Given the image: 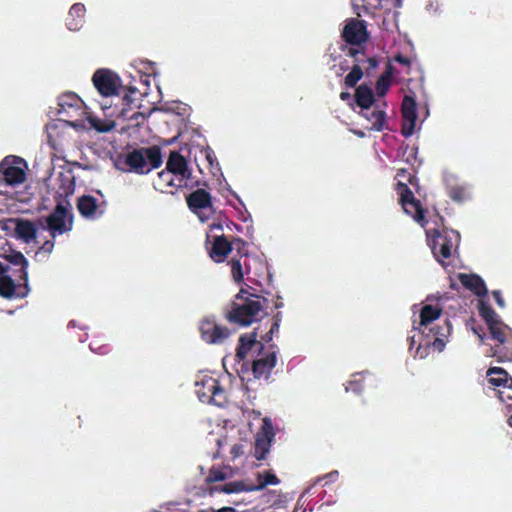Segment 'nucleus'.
Listing matches in <instances>:
<instances>
[{"label": "nucleus", "instance_id": "obj_1", "mask_svg": "<svg viewBox=\"0 0 512 512\" xmlns=\"http://www.w3.org/2000/svg\"><path fill=\"white\" fill-rule=\"evenodd\" d=\"M441 314V307L426 304L420 310L419 322H413V330L419 332L416 354L420 358L426 357L430 349L441 352L446 345V339L452 331L450 321L446 319L442 325L431 326L435 320L439 319Z\"/></svg>", "mask_w": 512, "mask_h": 512}, {"label": "nucleus", "instance_id": "obj_2", "mask_svg": "<svg viewBox=\"0 0 512 512\" xmlns=\"http://www.w3.org/2000/svg\"><path fill=\"white\" fill-rule=\"evenodd\" d=\"M266 298L250 294L241 288L234 300L225 307L224 317L230 323L241 327L250 326L259 321L264 314Z\"/></svg>", "mask_w": 512, "mask_h": 512}, {"label": "nucleus", "instance_id": "obj_3", "mask_svg": "<svg viewBox=\"0 0 512 512\" xmlns=\"http://www.w3.org/2000/svg\"><path fill=\"white\" fill-rule=\"evenodd\" d=\"M162 162L161 149L158 146L134 149L126 154L124 161L129 167V171L138 174H147L151 170L159 168Z\"/></svg>", "mask_w": 512, "mask_h": 512}, {"label": "nucleus", "instance_id": "obj_4", "mask_svg": "<svg viewBox=\"0 0 512 512\" xmlns=\"http://www.w3.org/2000/svg\"><path fill=\"white\" fill-rule=\"evenodd\" d=\"M491 339L497 343L490 347L489 356L499 362L512 361V329L502 320L488 326Z\"/></svg>", "mask_w": 512, "mask_h": 512}, {"label": "nucleus", "instance_id": "obj_5", "mask_svg": "<svg viewBox=\"0 0 512 512\" xmlns=\"http://www.w3.org/2000/svg\"><path fill=\"white\" fill-rule=\"evenodd\" d=\"M195 387V392L203 403L223 406L227 401L225 390L220 385L218 379L213 376H202L196 381Z\"/></svg>", "mask_w": 512, "mask_h": 512}, {"label": "nucleus", "instance_id": "obj_6", "mask_svg": "<svg viewBox=\"0 0 512 512\" xmlns=\"http://www.w3.org/2000/svg\"><path fill=\"white\" fill-rule=\"evenodd\" d=\"M69 207L68 202L66 205L58 203L52 213L45 218V225L42 228L48 230L53 238L72 229L73 215Z\"/></svg>", "mask_w": 512, "mask_h": 512}, {"label": "nucleus", "instance_id": "obj_7", "mask_svg": "<svg viewBox=\"0 0 512 512\" xmlns=\"http://www.w3.org/2000/svg\"><path fill=\"white\" fill-rule=\"evenodd\" d=\"M460 234L455 230L435 229L432 231V252L436 259L443 263L441 259H448L452 255V250L458 245Z\"/></svg>", "mask_w": 512, "mask_h": 512}, {"label": "nucleus", "instance_id": "obj_8", "mask_svg": "<svg viewBox=\"0 0 512 512\" xmlns=\"http://www.w3.org/2000/svg\"><path fill=\"white\" fill-rule=\"evenodd\" d=\"M396 190L399 194V203L405 213L410 215L421 226H425L427 224L425 209L422 207L421 202L415 198L408 185L399 181Z\"/></svg>", "mask_w": 512, "mask_h": 512}, {"label": "nucleus", "instance_id": "obj_9", "mask_svg": "<svg viewBox=\"0 0 512 512\" xmlns=\"http://www.w3.org/2000/svg\"><path fill=\"white\" fill-rule=\"evenodd\" d=\"M26 162L17 156H6L0 162V181H4L9 186H17L26 180V173L22 166Z\"/></svg>", "mask_w": 512, "mask_h": 512}, {"label": "nucleus", "instance_id": "obj_10", "mask_svg": "<svg viewBox=\"0 0 512 512\" xmlns=\"http://www.w3.org/2000/svg\"><path fill=\"white\" fill-rule=\"evenodd\" d=\"M97 91L105 97L118 95L121 88V80L118 75L109 69H98L92 77Z\"/></svg>", "mask_w": 512, "mask_h": 512}, {"label": "nucleus", "instance_id": "obj_11", "mask_svg": "<svg viewBox=\"0 0 512 512\" xmlns=\"http://www.w3.org/2000/svg\"><path fill=\"white\" fill-rule=\"evenodd\" d=\"M341 36L346 43L361 46L369 39L366 22L354 18L350 19L344 26Z\"/></svg>", "mask_w": 512, "mask_h": 512}, {"label": "nucleus", "instance_id": "obj_12", "mask_svg": "<svg viewBox=\"0 0 512 512\" xmlns=\"http://www.w3.org/2000/svg\"><path fill=\"white\" fill-rule=\"evenodd\" d=\"M402 128L401 133L404 137H410L415 131L417 120V104L414 97L405 95L401 105Z\"/></svg>", "mask_w": 512, "mask_h": 512}, {"label": "nucleus", "instance_id": "obj_13", "mask_svg": "<svg viewBox=\"0 0 512 512\" xmlns=\"http://www.w3.org/2000/svg\"><path fill=\"white\" fill-rule=\"evenodd\" d=\"M199 330L202 339L209 344H221L231 334V331L227 327L221 326L211 319L203 320Z\"/></svg>", "mask_w": 512, "mask_h": 512}, {"label": "nucleus", "instance_id": "obj_14", "mask_svg": "<svg viewBox=\"0 0 512 512\" xmlns=\"http://www.w3.org/2000/svg\"><path fill=\"white\" fill-rule=\"evenodd\" d=\"M30 292L28 281L16 284L9 275L0 277V296L5 299H22Z\"/></svg>", "mask_w": 512, "mask_h": 512}, {"label": "nucleus", "instance_id": "obj_15", "mask_svg": "<svg viewBox=\"0 0 512 512\" xmlns=\"http://www.w3.org/2000/svg\"><path fill=\"white\" fill-rule=\"evenodd\" d=\"M274 438V432L272 426L265 421V425L262 427L255 439L254 445V456L257 460H263L266 454L270 450L272 439Z\"/></svg>", "mask_w": 512, "mask_h": 512}, {"label": "nucleus", "instance_id": "obj_16", "mask_svg": "<svg viewBox=\"0 0 512 512\" xmlns=\"http://www.w3.org/2000/svg\"><path fill=\"white\" fill-rule=\"evenodd\" d=\"M277 356L275 351L268 352L267 354L255 359L252 362V373L255 378L268 379L272 369L275 367Z\"/></svg>", "mask_w": 512, "mask_h": 512}, {"label": "nucleus", "instance_id": "obj_17", "mask_svg": "<svg viewBox=\"0 0 512 512\" xmlns=\"http://www.w3.org/2000/svg\"><path fill=\"white\" fill-rule=\"evenodd\" d=\"M166 169L175 176H180L179 182L188 179L191 171L188 169V163L185 157L178 151H172L166 163Z\"/></svg>", "mask_w": 512, "mask_h": 512}, {"label": "nucleus", "instance_id": "obj_18", "mask_svg": "<svg viewBox=\"0 0 512 512\" xmlns=\"http://www.w3.org/2000/svg\"><path fill=\"white\" fill-rule=\"evenodd\" d=\"M186 202L189 209L196 214H200L202 210L212 207V198L210 193L201 188L190 193L186 197Z\"/></svg>", "mask_w": 512, "mask_h": 512}, {"label": "nucleus", "instance_id": "obj_19", "mask_svg": "<svg viewBox=\"0 0 512 512\" xmlns=\"http://www.w3.org/2000/svg\"><path fill=\"white\" fill-rule=\"evenodd\" d=\"M232 250L233 244H231V241H229L225 235L215 236L209 251V256L214 262L221 263L225 261Z\"/></svg>", "mask_w": 512, "mask_h": 512}, {"label": "nucleus", "instance_id": "obj_20", "mask_svg": "<svg viewBox=\"0 0 512 512\" xmlns=\"http://www.w3.org/2000/svg\"><path fill=\"white\" fill-rule=\"evenodd\" d=\"M254 346L258 347V355H260L264 350V344L261 341H257L256 331L241 335L239 338L238 347L236 349V358L238 359V361H243L246 358L248 352Z\"/></svg>", "mask_w": 512, "mask_h": 512}, {"label": "nucleus", "instance_id": "obj_21", "mask_svg": "<svg viewBox=\"0 0 512 512\" xmlns=\"http://www.w3.org/2000/svg\"><path fill=\"white\" fill-rule=\"evenodd\" d=\"M77 209L79 213L85 218H96L102 215V211H99L98 201L94 196L83 195L78 198Z\"/></svg>", "mask_w": 512, "mask_h": 512}, {"label": "nucleus", "instance_id": "obj_22", "mask_svg": "<svg viewBox=\"0 0 512 512\" xmlns=\"http://www.w3.org/2000/svg\"><path fill=\"white\" fill-rule=\"evenodd\" d=\"M460 283L478 297L487 295V288L483 279L476 274H459Z\"/></svg>", "mask_w": 512, "mask_h": 512}, {"label": "nucleus", "instance_id": "obj_23", "mask_svg": "<svg viewBox=\"0 0 512 512\" xmlns=\"http://www.w3.org/2000/svg\"><path fill=\"white\" fill-rule=\"evenodd\" d=\"M86 8L82 3H75L71 6L66 17V26L71 31H78L85 22Z\"/></svg>", "mask_w": 512, "mask_h": 512}, {"label": "nucleus", "instance_id": "obj_24", "mask_svg": "<svg viewBox=\"0 0 512 512\" xmlns=\"http://www.w3.org/2000/svg\"><path fill=\"white\" fill-rule=\"evenodd\" d=\"M362 116L371 123V130L381 132L388 129L387 114L385 110H363Z\"/></svg>", "mask_w": 512, "mask_h": 512}, {"label": "nucleus", "instance_id": "obj_25", "mask_svg": "<svg viewBox=\"0 0 512 512\" xmlns=\"http://www.w3.org/2000/svg\"><path fill=\"white\" fill-rule=\"evenodd\" d=\"M15 234L25 243H29L36 238L37 228L35 224L27 219H17L15 226Z\"/></svg>", "mask_w": 512, "mask_h": 512}, {"label": "nucleus", "instance_id": "obj_26", "mask_svg": "<svg viewBox=\"0 0 512 512\" xmlns=\"http://www.w3.org/2000/svg\"><path fill=\"white\" fill-rule=\"evenodd\" d=\"M355 102L362 110H370L375 102L372 89L367 84L359 85L355 90Z\"/></svg>", "mask_w": 512, "mask_h": 512}, {"label": "nucleus", "instance_id": "obj_27", "mask_svg": "<svg viewBox=\"0 0 512 512\" xmlns=\"http://www.w3.org/2000/svg\"><path fill=\"white\" fill-rule=\"evenodd\" d=\"M6 259L14 266L19 267V281H25L28 280V260L25 258V256L19 252V251H12L9 255L6 256Z\"/></svg>", "mask_w": 512, "mask_h": 512}, {"label": "nucleus", "instance_id": "obj_28", "mask_svg": "<svg viewBox=\"0 0 512 512\" xmlns=\"http://www.w3.org/2000/svg\"><path fill=\"white\" fill-rule=\"evenodd\" d=\"M229 264L231 267L232 278L237 284L243 282L244 274H250V266L247 264L246 260L242 263L241 259L233 258Z\"/></svg>", "mask_w": 512, "mask_h": 512}, {"label": "nucleus", "instance_id": "obj_29", "mask_svg": "<svg viewBox=\"0 0 512 512\" xmlns=\"http://www.w3.org/2000/svg\"><path fill=\"white\" fill-rule=\"evenodd\" d=\"M58 181H59L60 196L67 197L74 193L75 181H74V177L71 175V172L59 173Z\"/></svg>", "mask_w": 512, "mask_h": 512}, {"label": "nucleus", "instance_id": "obj_30", "mask_svg": "<svg viewBox=\"0 0 512 512\" xmlns=\"http://www.w3.org/2000/svg\"><path fill=\"white\" fill-rule=\"evenodd\" d=\"M212 492H223L226 494L239 493L242 491H252V487H247L243 481H232L221 486H215Z\"/></svg>", "mask_w": 512, "mask_h": 512}, {"label": "nucleus", "instance_id": "obj_31", "mask_svg": "<svg viewBox=\"0 0 512 512\" xmlns=\"http://www.w3.org/2000/svg\"><path fill=\"white\" fill-rule=\"evenodd\" d=\"M478 310L479 315L485 321L487 327L501 320L499 315L494 311V309L489 304L482 300L479 301Z\"/></svg>", "mask_w": 512, "mask_h": 512}, {"label": "nucleus", "instance_id": "obj_32", "mask_svg": "<svg viewBox=\"0 0 512 512\" xmlns=\"http://www.w3.org/2000/svg\"><path fill=\"white\" fill-rule=\"evenodd\" d=\"M489 382L494 386H505L509 380V374L500 367H491L487 370Z\"/></svg>", "mask_w": 512, "mask_h": 512}, {"label": "nucleus", "instance_id": "obj_33", "mask_svg": "<svg viewBox=\"0 0 512 512\" xmlns=\"http://www.w3.org/2000/svg\"><path fill=\"white\" fill-rule=\"evenodd\" d=\"M364 71L359 64H354L351 71L346 75L344 83L346 87L352 88L362 79Z\"/></svg>", "mask_w": 512, "mask_h": 512}, {"label": "nucleus", "instance_id": "obj_34", "mask_svg": "<svg viewBox=\"0 0 512 512\" xmlns=\"http://www.w3.org/2000/svg\"><path fill=\"white\" fill-rule=\"evenodd\" d=\"M280 482L278 477L270 472H265L264 474H258V485L251 486L253 490H262L267 485H276Z\"/></svg>", "mask_w": 512, "mask_h": 512}, {"label": "nucleus", "instance_id": "obj_35", "mask_svg": "<svg viewBox=\"0 0 512 512\" xmlns=\"http://www.w3.org/2000/svg\"><path fill=\"white\" fill-rule=\"evenodd\" d=\"M88 122L92 128L101 133L109 132L115 127L113 121L106 122L94 116H89Z\"/></svg>", "mask_w": 512, "mask_h": 512}, {"label": "nucleus", "instance_id": "obj_36", "mask_svg": "<svg viewBox=\"0 0 512 512\" xmlns=\"http://www.w3.org/2000/svg\"><path fill=\"white\" fill-rule=\"evenodd\" d=\"M382 1L383 0H353L355 6H358V3H361V6L366 13H370L381 8Z\"/></svg>", "mask_w": 512, "mask_h": 512}, {"label": "nucleus", "instance_id": "obj_37", "mask_svg": "<svg viewBox=\"0 0 512 512\" xmlns=\"http://www.w3.org/2000/svg\"><path fill=\"white\" fill-rule=\"evenodd\" d=\"M231 244H233V250L237 252L239 259H242L243 257H248L247 242L245 240L239 237L233 238Z\"/></svg>", "mask_w": 512, "mask_h": 512}, {"label": "nucleus", "instance_id": "obj_38", "mask_svg": "<svg viewBox=\"0 0 512 512\" xmlns=\"http://www.w3.org/2000/svg\"><path fill=\"white\" fill-rule=\"evenodd\" d=\"M391 84L392 80L379 76L375 85L376 94L379 97H384L387 94Z\"/></svg>", "mask_w": 512, "mask_h": 512}, {"label": "nucleus", "instance_id": "obj_39", "mask_svg": "<svg viewBox=\"0 0 512 512\" xmlns=\"http://www.w3.org/2000/svg\"><path fill=\"white\" fill-rule=\"evenodd\" d=\"M347 55L354 60L355 64H359V65L361 63H364L365 58H366L365 50L363 48H360V46H358L357 48H355V47L348 48Z\"/></svg>", "mask_w": 512, "mask_h": 512}, {"label": "nucleus", "instance_id": "obj_40", "mask_svg": "<svg viewBox=\"0 0 512 512\" xmlns=\"http://www.w3.org/2000/svg\"><path fill=\"white\" fill-rule=\"evenodd\" d=\"M226 478H227V474L224 471L217 469L215 467H212L209 471L206 481L208 483H214V482L224 481Z\"/></svg>", "mask_w": 512, "mask_h": 512}, {"label": "nucleus", "instance_id": "obj_41", "mask_svg": "<svg viewBox=\"0 0 512 512\" xmlns=\"http://www.w3.org/2000/svg\"><path fill=\"white\" fill-rule=\"evenodd\" d=\"M364 62L367 63V66L365 67L367 76H370L379 65V60L376 56L367 57Z\"/></svg>", "mask_w": 512, "mask_h": 512}, {"label": "nucleus", "instance_id": "obj_42", "mask_svg": "<svg viewBox=\"0 0 512 512\" xmlns=\"http://www.w3.org/2000/svg\"><path fill=\"white\" fill-rule=\"evenodd\" d=\"M159 179L163 182H165L168 186H176V184L173 183V174L167 171H162L158 174ZM177 186H181V183L177 184Z\"/></svg>", "mask_w": 512, "mask_h": 512}, {"label": "nucleus", "instance_id": "obj_43", "mask_svg": "<svg viewBox=\"0 0 512 512\" xmlns=\"http://www.w3.org/2000/svg\"><path fill=\"white\" fill-rule=\"evenodd\" d=\"M394 61H396L397 63H399L401 65L407 66V67L411 66V60L408 57H406L400 53H398L394 56Z\"/></svg>", "mask_w": 512, "mask_h": 512}, {"label": "nucleus", "instance_id": "obj_44", "mask_svg": "<svg viewBox=\"0 0 512 512\" xmlns=\"http://www.w3.org/2000/svg\"><path fill=\"white\" fill-rule=\"evenodd\" d=\"M492 296H493L495 302L497 303V305L500 308H503L505 306L504 299H503V297L501 295V292L499 290L492 291Z\"/></svg>", "mask_w": 512, "mask_h": 512}, {"label": "nucleus", "instance_id": "obj_45", "mask_svg": "<svg viewBox=\"0 0 512 512\" xmlns=\"http://www.w3.org/2000/svg\"><path fill=\"white\" fill-rule=\"evenodd\" d=\"M393 74H394V67L391 64V62H388L386 65L385 71L380 76L392 80Z\"/></svg>", "mask_w": 512, "mask_h": 512}, {"label": "nucleus", "instance_id": "obj_46", "mask_svg": "<svg viewBox=\"0 0 512 512\" xmlns=\"http://www.w3.org/2000/svg\"><path fill=\"white\" fill-rule=\"evenodd\" d=\"M53 247H54V242L50 241V240H47V241L44 242V244L42 245L41 249L50 253L53 250Z\"/></svg>", "mask_w": 512, "mask_h": 512}, {"label": "nucleus", "instance_id": "obj_47", "mask_svg": "<svg viewBox=\"0 0 512 512\" xmlns=\"http://www.w3.org/2000/svg\"><path fill=\"white\" fill-rule=\"evenodd\" d=\"M279 328H280V325L278 323H272L271 325V328H270V334H275V333H278L279 332Z\"/></svg>", "mask_w": 512, "mask_h": 512}, {"label": "nucleus", "instance_id": "obj_48", "mask_svg": "<svg viewBox=\"0 0 512 512\" xmlns=\"http://www.w3.org/2000/svg\"><path fill=\"white\" fill-rule=\"evenodd\" d=\"M407 174V169L401 168L397 170L396 178H404Z\"/></svg>", "mask_w": 512, "mask_h": 512}, {"label": "nucleus", "instance_id": "obj_49", "mask_svg": "<svg viewBox=\"0 0 512 512\" xmlns=\"http://www.w3.org/2000/svg\"><path fill=\"white\" fill-rule=\"evenodd\" d=\"M9 270V267L7 265H4L1 261H0V277L2 275H6V273L8 272Z\"/></svg>", "mask_w": 512, "mask_h": 512}, {"label": "nucleus", "instance_id": "obj_50", "mask_svg": "<svg viewBox=\"0 0 512 512\" xmlns=\"http://www.w3.org/2000/svg\"><path fill=\"white\" fill-rule=\"evenodd\" d=\"M281 321H282V314H281V312H277L273 316V323H278L280 325Z\"/></svg>", "mask_w": 512, "mask_h": 512}, {"label": "nucleus", "instance_id": "obj_51", "mask_svg": "<svg viewBox=\"0 0 512 512\" xmlns=\"http://www.w3.org/2000/svg\"><path fill=\"white\" fill-rule=\"evenodd\" d=\"M273 338V334H270V331H268L263 337L262 340L266 343H269Z\"/></svg>", "mask_w": 512, "mask_h": 512}, {"label": "nucleus", "instance_id": "obj_52", "mask_svg": "<svg viewBox=\"0 0 512 512\" xmlns=\"http://www.w3.org/2000/svg\"><path fill=\"white\" fill-rule=\"evenodd\" d=\"M304 495H301L299 499L297 500L296 507L293 512H297L299 508L303 506L302 499Z\"/></svg>", "mask_w": 512, "mask_h": 512}, {"label": "nucleus", "instance_id": "obj_53", "mask_svg": "<svg viewBox=\"0 0 512 512\" xmlns=\"http://www.w3.org/2000/svg\"><path fill=\"white\" fill-rule=\"evenodd\" d=\"M350 98V93L349 92H341L340 93V99L343 100V101H346Z\"/></svg>", "mask_w": 512, "mask_h": 512}, {"label": "nucleus", "instance_id": "obj_54", "mask_svg": "<svg viewBox=\"0 0 512 512\" xmlns=\"http://www.w3.org/2000/svg\"><path fill=\"white\" fill-rule=\"evenodd\" d=\"M68 99H71L72 101H74L75 103H77L79 101V98L75 95V94H68L66 96Z\"/></svg>", "mask_w": 512, "mask_h": 512}, {"label": "nucleus", "instance_id": "obj_55", "mask_svg": "<svg viewBox=\"0 0 512 512\" xmlns=\"http://www.w3.org/2000/svg\"><path fill=\"white\" fill-rule=\"evenodd\" d=\"M408 339L410 340V349H412L414 344L416 343L415 335L410 336Z\"/></svg>", "mask_w": 512, "mask_h": 512}, {"label": "nucleus", "instance_id": "obj_56", "mask_svg": "<svg viewBox=\"0 0 512 512\" xmlns=\"http://www.w3.org/2000/svg\"><path fill=\"white\" fill-rule=\"evenodd\" d=\"M274 307H275L276 309H279V308L283 307V302H282V301H277V302H275Z\"/></svg>", "mask_w": 512, "mask_h": 512}, {"label": "nucleus", "instance_id": "obj_57", "mask_svg": "<svg viewBox=\"0 0 512 512\" xmlns=\"http://www.w3.org/2000/svg\"><path fill=\"white\" fill-rule=\"evenodd\" d=\"M508 424L512 427V410H511V415L508 418Z\"/></svg>", "mask_w": 512, "mask_h": 512}, {"label": "nucleus", "instance_id": "obj_58", "mask_svg": "<svg viewBox=\"0 0 512 512\" xmlns=\"http://www.w3.org/2000/svg\"><path fill=\"white\" fill-rule=\"evenodd\" d=\"M412 178H413V176L411 174H409V176H408V182L409 183H412Z\"/></svg>", "mask_w": 512, "mask_h": 512}, {"label": "nucleus", "instance_id": "obj_59", "mask_svg": "<svg viewBox=\"0 0 512 512\" xmlns=\"http://www.w3.org/2000/svg\"><path fill=\"white\" fill-rule=\"evenodd\" d=\"M138 114H139V113H135L134 115H132V116H131V118H132V119H137V115H138Z\"/></svg>", "mask_w": 512, "mask_h": 512}, {"label": "nucleus", "instance_id": "obj_60", "mask_svg": "<svg viewBox=\"0 0 512 512\" xmlns=\"http://www.w3.org/2000/svg\"><path fill=\"white\" fill-rule=\"evenodd\" d=\"M397 7H400L401 6V0H397V4H396Z\"/></svg>", "mask_w": 512, "mask_h": 512}, {"label": "nucleus", "instance_id": "obj_61", "mask_svg": "<svg viewBox=\"0 0 512 512\" xmlns=\"http://www.w3.org/2000/svg\"><path fill=\"white\" fill-rule=\"evenodd\" d=\"M124 100L129 101L130 100L129 96H127V95L124 96Z\"/></svg>", "mask_w": 512, "mask_h": 512}, {"label": "nucleus", "instance_id": "obj_62", "mask_svg": "<svg viewBox=\"0 0 512 512\" xmlns=\"http://www.w3.org/2000/svg\"><path fill=\"white\" fill-rule=\"evenodd\" d=\"M108 352V349H105L104 351H102L101 353L103 354H106Z\"/></svg>", "mask_w": 512, "mask_h": 512}]
</instances>
